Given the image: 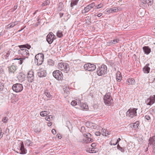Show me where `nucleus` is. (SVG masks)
I'll use <instances>...</instances> for the list:
<instances>
[{"instance_id": "1", "label": "nucleus", "mask_w": 155, "mask_h": 155, "mask_svg": "<svg viewBox=\"0 0 155 155\" xmlns=\"http://www.w3.org/2000/svg\"><path fill=\"white\" fill-rule=\"evenodd\" d=\"M21 49L19 50L18 53L20 55H21L23 57V58H15L14 60H20L18 61V63L19 64H21L23 61V60L25 58H28L29 55V53L28 51L26 49L24 48H20Z\"/></svg>"}, {"instance_id": "2", "label": "nucleus", "mask_w": 155, "mask_h": 155, "mask_svg": "<svg viewBox=\"0 0 155 155\" xmlns=\"http://www.w3.org/2000/svg\"><path fill=\"white\" fill-rule=\"evenodd\" d=\"M58 68L64 72L67 73L70 70L69 65L64 62L59 63L58 65Z\"/></svg>"}, {"instance_id": "3", "label": "nucleus", "mask_w": 155, "mask_h": 155, "mask_svg": "<svg viewBox=\"0 0 155 155\" xmlns=\"http://www.w3.org/2000/svg\"><path fill=\"white\" fill-rule=\"evenodd\" d=\"M107 68L105 65L102 64L98 67L97 69V73L98 76H101L107 73Z\"/></svg>"}, {"instance_id": "4", "label": "nucleus", "mask_w": 155, "mask_h": 155, "mask_svg": "<svg viewBox=\"0 0 155 155\" xmlns=\"http://www.w3.org/2000/svg\"><path fill=\"white\" fill-rule=\"evenodd\" d=\"M104 102L106 105H110L113 103V100L111 96V94L107 93L104 97Z\"/></svg>"}, {"instance_id": "5", "label": "nucleus", "mask_w": 155, "mask_h": 155, "mask_svg": "<svg viewBox=\"0 0 155 155\" xmlns=\"http://www.w3.org/2000/svg\"><path fill=\"white\" fill-rule=\"evenodd\" d=\"M44 59V56L43 54H38L35 56V62L37 65H40L43 62Z\"/></svg>"}, {"instance_id": "6", "label": "nucleus", "mask_w": 155, "mask_h": 155, "mask_svg": "<svg viewBox=\"0 0 155 155\" xmlns=\"http://www.w3.org/2000/svg\"><path fill=\"white\" fill-rule=\"evenodd\" d=\"M52 74L54 77L58 80H61L63 79V74L59 70L54 71L53 72Z\"/></svg>"}, {"instance_id": "7", "label": "nucleus", "mask_w": 155, "mask_h": 155, "mask_svg": "<svg viewBox=\"0 0 155 155\" xmlns=\"http://www.w3.org/2000/svg\"><path fill=\"white\" fill-rule=\"evenodd\" d=\"M137 109L130 108L127 111L126 115L131 118L137 115L136 110Z\"/></svg>"}, {"instance_id": "8", "label": "nucleus", "mask_w": 155, "mask_h": 155, "mask_svg": "<svg viewBox=\"0 0 155 155\" xmlns=\"http://www.w3.org/2000/svg\"><path fill=\"white\" fill-rule=\"evenodd\" d=\"M12 89L14 91L18 93L21 92L23 89L22 85L17 83L13 85Z\"/></svg>"}, {"instance_id": "9", "label": "nucleus", "mask_w": 155, "mask_h": 155, "mask_svg": "<svg viewBox=\"0 0 155 155\" xmlns=\"http://www.w3.org/2000/svg\"><path fill=\"white\" fill-rule=\"evenodd\" d=\"M84 68L86 70L91 71L94 70L96 68V67L95 65L93 64L87 63L84 65Z\"/></svg>"}, {"instance_id": "10", "label": "nucleus", "mask_w": 155, "mask_h": 155, "mask_svg": "<svg viewBox=\"0 0 155 155\" xmlns=\"http://www.w3.org/2000/svg\"><path fill=\"white\" fill-rule=\"evenodd\" d=\"M55 38V36L51 32L46 37L47 41L49 44H51Z\"/></svg>"}, {"instance_id": "11", "label": "nucleus", "mask_w": 155, "mask_h": 155, "mask_svg": "<svg viewBox=\"0 0 155 155\" xmlns=\"http://www.w3.org/2000/svg\"><path fill=\"white\" fill-rule=\"evenodd\" d=\"M34 72L32 71H28L27 76L28 81L30 83L32 82L34 80Z\"/></svg>"}, {"instance_id": "12", "label": "nucleus", "mask_w": 155, "mask_h": 155, "mask_svg": "<svg viewBox=\"0 0 155 155\" xmlns=\"http://www.w3.org/2000/svg\"><path fill=\"white\" fill-rule=\"evenodd\" d=\"M155 102V95L150 96L146 101V103L147 105H151Z\"/></svg>"}, {"instance_id": "13", "label": "nucleus", "mask_w": 155, "mask_h": 155, "mask_svg": "<svg viewBox=\"0 0 155 155\" xmlns=\"http://www.w3.org/2000/svg\"><path fill=\"white\" fill-rule=\"evenodd\" d=\"M148 147L150 145H152L153 151L155 150V137H150L149 140Z\"/></svg>"}, {"instance_id": "14", "label": "nucleus", "mask_w": 155, "mask_h": 155, "mask_svg": "<svg viewBox=\"0 0 155 155\" xmlns=\"http://www.w3.org/2000/svg\"><path fill=\"white\" fill-rule=\"evenodd\" d=\"M95 6V4L92 3L91 4L87 5L85 7L84 10L82 11V13H85L89 12L91 8H93Z\"/></svg>"}, {"instance_id": "15", "label": "nucleus", "mask_w": 155, "mask_h": 155, "mask_svg": "<svg viewBox=\"0 0 155 155\" xmlns=\"http://www.w3.org/2000/svg\"><path fill=\"white\" fill-rule=\"evenodd\" d=\"M47 73L46 71L42 69L37 70V75L39 77H43L46 76Z\"/></svg>"}, {"instance_id": "16", "label": "nucleus", "mask_w": 155, "mask_h": 155, "mask_svg": "<svg viewBox=\"0 0 155 155\" xmlns=\"http://www.w3.org/2000/svg\"><path fill=\"white\" fill-rule=\"evenodd\" d=\"M20 150L21 151L20 153L24 154L27 153V150L25 148L23 142L21 141L20 143Z\"/></svg>"}, {"instance_id": "17", "label": "nucleus", "mask_w": 155, "mask_h": 155, "mask_svg": "<svg viewBox=\"0 0 155 155\" xmlns=\"http://www.w3.org/2000/svg\"><path fill=\"white\" fill-rule=\"evenodd\" d=\"M12 51V50L11 49H8L6 50L2 55V57L3 58L5 59H7L10 55Z\"/></svg>"}, {"instance_id": "18", "label": "nucleus", "mask_w": 155, "mask_h": 155, "mask_svg": "<svg viewBox=\"0 0 155 155\" xmlns=\"http://www.w3.org/2000/svg\"><path fill=\"white\" fill-rule=\"evenodd\" d=\"M143 49L145 54H149L151 52V49L148 46H144L143 48Z\"/></svg>"}, {"instance_id": "19", "label": "nucleus", "mask_w": 155, "mask_h": 155, "mask_svg": "<svg viewBox=\"0 0 155 155\" xmlns=\"http://www.w3.org/2000/svg\"><path fill=\"white\" fill-rule=\"evenodd\" d=\"M9 72L14 73L17 69V67L13 64L8 67Z\"/></svg>"}, {"instance_id": "20", "label": "nucleus", "mask_w": 155, "mask_h": 155, "mask_svg": "<svg viewBox=\"0 0 155 155\" xmlns=\"http://www.w3.org/2000/svg\"><path fill=\"white\" fill-rule=\"evenodd\" d=\"M122 78V76L121 75V73L118 71L116 74V78L117 81L120 82Z\"/></svg>"}, {"instance_id": "21", "label": "nucleus", "mask_w": 155, "mask_h": 155, "mask_svg": "<svg viewBox=\"0 0 155 155\" xmlns=\"http://www.w3.org/2000/svg\"><path fill=\"white\" fill-rule=\"evenodd\" d=\"M149 64H147L143 68V71L144 73H148L150 71V68L148 67Z\"/></svg>"}, {"instance_id": "22", "label": "nucleus", "mask_w": 155, "mask_h": 155, "mask_svg": "<svg viewBox=\"0 0 155 155\" xmlns=\"http://www.w3.org/2000/svg\"><path fill=\"white\" fill-rule=\"evenodd\" d=\"M80 108L82 110H87L88 109V107L87 105L85 104L84 103H81L80 105Z\"/></svg>"}, {"instance_id": "23", "label": "nucleus", "mask_w": 155, "mask_h": 155, "mask_svg": "<svg viewBox=\"0 0 155 155\" xmlns=\"http://www.w3.org/2000/svg\"><path fill=\"white\" fill-rule=\"evenodd\" d=\"M153 0H142V3L144 4H147L148 5H151L152 3Z\"/></svg>"}, {"instance_id": "24", "label": "nucleus", "mask_w": 155, "mask_h": 155, "mask_svg": "<svg viewBox=\"0 0 155 155\" xmlns=\"http://www.w3.org/2000/svg\"><path fill=\"white\" fill-rule=\"evenodd\" d=\"M19 47L20 48H24L26 49V48L29 49L31 48V46L29 44H27L25 45H22L19 46Z\"/></svg>"}, {"instance_id": "25", "label": "nucleus", "mask_w": 155, "mask_h": 155, "mask_svg": "<svg viewBox=\"0 0 155 155\" xmlns=\"http://www.w3.org/2000/svg\"><path fill=\"white\" fill-rule=\"evenodd\" d=\"M127 83H128V84H134L135 83L134 80L132 78L127 79L126 81Z\"/></svg>"}, {"instance_id": "26", "label": "nucleus", "mask_w": 155, "mask_h": 155, "mask_svg": "<svg viewBox=\"0 0 155 155\" xmlns=\"http://www.w3.org/2000/svg\"><path fill=\"white\" fill-rule=\"evenodd\" d=\"M49 112L48 111H41L40 113V115L42 117H44L49 114Z\"/></svg>"}, {"instance_id": "27", "label": "nucleus", "mask_w": 155, "mask_h": 155, "mask_svg": "<svg viewBox=\"0 0 155 155\" xmlns=\"http://www.w3.org/2000/svg\"><path fill=\"white\" fill-rule=\"evenodd\" d=\"M78 2V1L76 0H71L70 4L71 7L73 8L74 6L76 5Z\"/></svg>"}, {"instance_id": "28", "label": "nucleus", "mask_w": 155, "mask_h": 155, "mask_svg": "<svg viewBox=\"0 0 155 155\" xmlns=\"http://www.w3.org/2000/svg\"><path fill=\"white\" fill-rule=\"evenodd\" d=\"M93 124L90 122H87L86 123V125L88 127H91L92 126H93V128H95L96 127V126H94Z\"/></svg>"}, {"instance_id": "29", "label": "nucleus", "mask_w": 155, "mask_h": 155, "mask_svg": "<svg viewBox=\"0 0 155 155\" xmlns=\"http://www.w3.org/2000/svg\"><path fill=\"white\" fill-rule=\"evenodd\" d=\"M120 40L118 39H114L110 41V43L111 44H116L119 42Z\"/></svg>"}, {"instance_id": "30", "label": "nucleus", "mask_w": 155, "mask_h": 155, "mask_svg": "<svg viewBox=\"0 0 155 155\" xmlns=\"http://www.w3.org/2000/svg\"><path fill=\"white\" fill-rule=\"evenodd\" d=\"M56 35L58 38H61L63 36L62 32L61 31H58Z\"/></svg>"}, {"instance_id": "31", "label": "nucleus", "mask_w": 155, "mask_h": 155, "mask_svg": "<svg viewBox=\"0 0 155 155\" xmlns=\"http://www.w3.org/2000/svg\"><path fill=\"white\" fill-rule=\"evenodd\" d=\"M8 120V117H3L2 120V121L4 123H7Z\"/></svg>"}, {"instance_id": "32", "label": "nucleus", "mask_w": 155, "mask_h": 155, "mask_svg": "<svg viewBox=\"0 0 155 155\" xmlns=\"http://www.w3.org/2000/svg\"><path fill=\"white\" fill-rule=\"evenodd\" d=\"M25 145L27 146H31V142L29 140H26L25 143Z\"/></svg>"}, {"instance_id": "33", "label": "nucleus", "mask_w": 155, "mask_h": 155, "mask_svg": "<svg viewBox=\"0 0 155 155\" xmlns=\"http://www.w3.org/2000/svg\"><path fill=\"white\" fill-rule=\"evenodd\" d=\"M48 64L51 66H53L54 64V61L51 59H49L48 61Z\"/></svg>"}, {"instance_id": "34", "label": "nucleus", "mask_w": 155, "mask_h": 155, "mask_svg": "<svg viewBox=\"0 0 155 155\" xmlns=\"http://www.w3.org/2000/svg\"><path fill=\"white\" fill-rule=\"evenodd\" d=\"M83 135L84 137H86L87 139L88 138H90L91 136V135L90 133H83Z\"/></svg>"}, {"instance_id": "35", "label": "nucleus", "mask_w": 155, "mask_h": 155, "mask_svg": "<svg viewBox=\"0 0 155 155\" xmlns=\"http://www.w3.org/2000/svg\"><path fill=\"white\" fill-rule=\"evenodd\" d=\"M50 0H47L44 1L42 4V6L46 5H49L50 3Z\"/></svg>"}, {"instance_id": "36", "label": "nucleus", "mask_w": 155, "mask_h": 155, "mask_svg": "<svg viewBox=\"0 0 155 155\" xmlns=\"http://www.w3.org/2000/svg\"><path fill=\"white\" fill-rule=\"evenodd\" d=\"M54 118V117H53L52 116L50 115L48 117H46L45 118V119L47 121H50L51 120V119H53Z\"/></svg>"}, {"instance_id": "37", "label": "nucleus", "mask_w": 155, "mask_h": 155, "mask_svg": "<svg viewBox=\"0 0 155 155\" xmlns=\"http://www.w3.org/2000/svg\"><path fill=\"white\" fill-rule=\"evenodd\" d=\"M117 148L122 152H124V149L121 147L119 144L117 145Z\"/></svg>"}, {"instance_id": "38", "label": "nucleus", "mask_w": 155, "mask_h": 155, "mask_svg": "<svg viewBox=\"0 0 155 155\" xmlns=\"http://www.w3.org/2000/svg\"><path fill=\"white\" fill-rule=\"evenodd\" d=\"M17 24L16 22H14V23H11L9 24L8 26V28H11L13 27H14Z\"/></svg>"}, {"instance_id": "39", "label": "nucleus", "mask_w": 155, "mask_h": 155, "mask_svg": "<svg viewBox=\"0 0 155 155\" xmlns=\"http://www.w3.org/2000/svg\"><path fill=\"white\" fill-rule=\"evenodd\" d=\"M86 141V142L87 143H91L93 141V139L90 137V138H88Z\"/></svg>"}, {"instance_id": "40", "label": "nucleus", "mask_w": 155, "mask_h": 155, "mask_svg": "<svg viewBox=\"0 0 155 155\" xmlns=\"http://www.w3.org/2000/svg\"><path fill=\"white\" fill-rule=\"evenodd\" d=\"M45 93L46 96L50 98L51 97V96L49 92H48L47 91L46 92V91H45Z\"/></svg>"}, {"instance_id": "41", "label": "nucleus", "mask_w": 155, "mask_h": 155, "mask_svg": "<svg viewBox=\"0 0 155 155\" xmlns=\"http://www.w3.org/2000/svg\"><path fill=\"white\" fill-rule=\"evenodd\" d=\"M139 123L138 122H136L133 125V127H138L139 126Z\"/></svg>"}, {"instance_id": "42", "label": "nucleus", "mask_w": 155, "mask_h": 155, "mask_svg": "<svg viewBox=\"0 0 155 155\" xmlns=\"http://www.w3.org/2000/svg\"><path fill=\"white\" fill-rule=\"evenodd\" d=\"M111 10H112V12H117L118 9L117 8L114 7L111 8Z\"/></svg>"}, {"instance_id": "43", "label": "nucleus", "mask_w": 155, "mask_h": 155, "mask_svg": "<svg viewBox=\"0 0 155 155\" xmlns=\"http://www.w3.org/2000/svg\"><path fill=\"white\" fill-rule=\"evenodd\" d=\"M71 104L72 106H74L77 104V103L75 101H73L71 103Z\"/></svg>"}, {"instance_id": "44", "label": "nucleus", "mask_w": 155, "mask_h": 155, "mask_svg": "<svg viewBox=\"0 0 155 155\" xmlns=\"http://www.w3.org/2000/svg\"><path fill=\"white\" fill-rule=\"evenodd\" d=\"M102 134L103 136H107L110 134L109 132V131L106 130V132L104 134L103 133Z\"/></svg>"}, {"instance_id": "45", "label": "nucleus", "mask_w": 155, "mask_h": 155, "mask_svg": "<svg viewBox=\"0 0 155 155\" xmlns=\"http://www.w3.org/2000/svg\"><path fill=\"white\" fill-rule=\"evenodd\" d=\"M145 118L147 120H149L150 119V117L148 115H146L145 116Z\"/></svg>"}, {"instance_id": "46", "label": "nucleus", "mask_w": 155, "mask_h": 155, "mask_svg": "<svg viewBox=\"0 0 155 155\" xmlns=\"http://www.w3.org/2000/svg\"><path fill=\"white\" fill-rule=\"evenodd\" d=\"M3 133L2 132V130L0 129V139L1 138L3 137Z\"/></svg>"}, {"instance_id": "47", "label": "nucleus", "mask_w": 155, "mask_h": 155, "mask_svg": "<svg viewBox=\"0 0 155 155\" xmlns=\"http://www.w3.org/2000/svg\"><path fill=\"white\" fill-rule=\"evenodd\" d=\"M102 6L103 5L102 4H100L99 5H98L96 7L97 8L99 9L101 8L102 7Z\"/></svg>"}, {"instance_id": "48", "label": "nucleus", "mask_w": 155, "mask_h": 155, "mask_svg": "<svg viewBox=\"0 0 155 155\" xmlns=\"http://www.w3.org/2000/svg\"><path fill=\"white\" fill-rule=\"evenodd\" d=\"M95 135L97 136H100L101 134V133L99 131H97L95 133Z\"/></svg>"}, {"instance_id": "49", "label": "nucleus", "mask_w": 155, "mask_h": 155, "mask_svg": "<svg viewBox=\"0 0 155 155\" xmlns=\"http://www.w3.org/2000/svg\"><path fill=\"white\" fill-rule=\"evenodd\" d=\"M3 85L2 84L1 82H0V91L3 89Z\"/></svg>"}, {"instance_id": "50", "label": "nucleus", "mask_w": 155, "mask_h": 155, "mask_svg": "<svg viewBox=\"0 0 155 155\" xmlns=\"http://www.w3.org/2000/svg\"><path fill=\"white\" fill-rule=\"evenodd\" d=\"M52 133L53 134H55L56 133V131L55 129H53L51 130Z\"/></svg>"}, {"instance_id": "51", "label": "nucleus", "mask_w": 155, "mask_h": 155, "mask_svg": "<svg viewBox=\"0 0 155 155\" xmlns=\"http://www.w3.org/2000/svg\"><path fill=\"white\" fill-rule=\"evenodd\" d=\"M107 12H108V13H112V10H111V8H110L109 9H108L107 11Z\"/></svg>"}, {"instance_id": "52", "label": "nucleus", "mask_w": 155, "mask_h": 155, "mask_svg": "<svg viewBox=\"0 0 155 155\" xmlns=\"http://www.w3.org/2000/svg\"><path fill=\"white\" fill-rule=\"evenodd\" d=\"M52 124V123L51 122H49L48 123V126L49 127L51 126Z\"/></svg>"}, {"instance_id": "53", "label": "nucleus", "mask_w": 155, "mask_h": 155, "mask_svg": "<svg viewBox=\"0 0 155 155\" xmlns=\"http://www.w3.org/2000/svg\"><path fill=\"white\" fill-rule=\"evenodd\" d=\"M102 14H103L102 13H99L98 14V15H97V16L98 17H100L102 15Z\"/></svg>"}, {"instance_id": "54", "label": "nucleus", "mask_w": 155, "mask_h": 155, "mask_svg": "<svg viewBox=\"0 0 155 155\" xmlns=\"http://www.w3.org/2000/svg\"><path fill=\"white\" fill-rule=\"evenodd\" d=\"M102 130H103V133L104 134L105 133L106 131V130H105V129H104V128H103Z\"/></svg>"}, {"instance_id": "55", "label": "nucleus", "mask_w": 155, "mask_h": 155, "mask_svg": "<svg viewBox=\"0 0 155 155\" xmlns=\"http://www.w3.org/2000/svg\"><path fill=\"white\" fill-rule=\"evenodd\" d=\"M63 13H59V15H60V18H61L63 15Z\"/></svg>"}, {"instance_id": "56", "label": "nucleus", "mask_w": 155, "mask_h": 155, "mask_svg": "<svg viewBox=\"0 0 155 155\" xmlns=\"http://www.w3.org/2000/svg\"><path fill=\"white\" fill-rule=\"evenodd\" d=\"M120 140H121L120 138H118L117 140L116 143H117Z\"/></svg>"}, {"instance_id": "57", "label": "nucleus", "mask_w": 155, "mask_h": 155, "mask_svg": "<svg viewBox=\"0 0 155 155\" xmlns=\"http://www.w3.org/2000/svg\"><path fill=\"white\" fill-rule=\"evenodd\" d=\"M95 146V143H94L91 144V146L92 147H94Z\"/></svg>"}, {"instance_id": "58", "label": "nucleus", "mask_w": 155, "mask_h": 155, "mask_svg": "<svg viewBox=\"0 0 155 155\" xmlns=\"http://www.w3.org/2000/svg\"><path fill=\"white\" fill-rule=\"evenodd\" d=\"M60 134H57V136L58 138H59L60 137H61V136H60Z\"/></svg>"}, {"instance_id": "59", "label": "nucleus", "mask_w": 155, "mask_h": 155, "mask_svg": "<svg viewBox=\"0 0 155 155\" xmlns=\"http://www.w3.org/2000/svg\"><path fill=\"white\" fill-rule=\"evenodd\" d=\"M91 151H94V148H92L91 150Z\"/></svg>"}, {"instance_id": "60", "label": "nucleus", "mask_w": 155, "mask_h": 155, "mask_svg": "<svg viewBox=\"0 0 155 155\" xmlns=\"http://www.w3.org/2000/svg\"><path fill=\"white\" fill-rule=\"evenodd\" d=\"M81 128V130H82L83 129H84V127H82Z\"/></svg>"}, {"instance_id": "61", "label": "nucleus", "mask_w": 155, "mask_h": 155, "mask_svg": "<svg viewBox=\"0 0 155 155\" xmlns=\"http://www.w3.org/2000/svg\"><path fill=\"white\" fill-rule=\"evenodd\" d=\"M37 11H38V10L36 11L35 12L33 13L34 15H35Z\"/></svg>"}, {"instance_id": "62", "label": "nucleus", "mask_w": 155, "mask_h": 155, "mask_svg": "<svg viewBox=\"0 0 155 155\" xmlns=\"http://www.w3.org/2000/svg\"><path fill=\"white\" fill-rule=\"evenodd\" d=\"M110 144L111 145H113V144L111 142H110Z\"/></svg>"}, {"instance_id": "63", "label": "nucleus", "mask_w": 155, "mask_h": 155, "mask_svg": "<svg viewBox=\"0 0 155 155\" xmlns=\"http://www.w3.org/2000/svg\"><path fill=\"white\" fill-rule=\"evenodd\" d=\"M117 144V143H113V145H116Z\"/></svg>"}, {"instance_id": "64", "label": "nucleus", "mask_w": 155, "mask_h": 155, "mask_svg": "<svg viewBox=\"0 0 155 155\" xmlns=\"http://www.w3.org/2000/svg\"><path fill=\"white\" fill-rule=\"evenodd\" d=\"M40 131V130H38V132H39Z\"/></svg>"}]
</instances>
